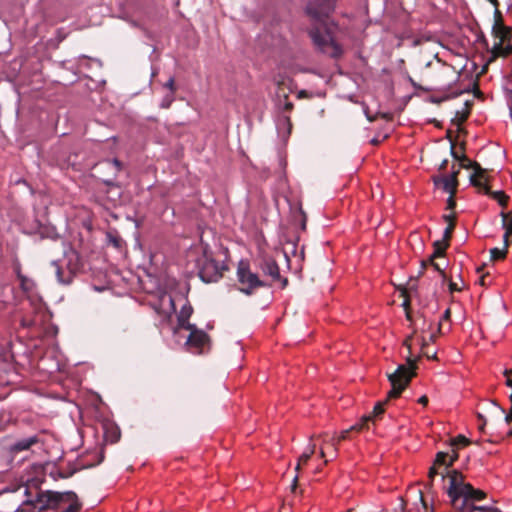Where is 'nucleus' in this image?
Returning <instances> with one entry per match:
<instances>
[{"instance_id": "obj_1", "label": "nucleus", "mask_w": 512, "mask_h": 512, "mask_svg": "<svg viewBox=\"0 0 512 512\" xmlns=\"http://www.w3.org/2000/svg\"><path fill=\"white\" fill-rule=\"evenodd\" d=\"M470 491H472V486L464 482L462 473L456 470L449 473V486L446 492L453 509H461L466 505L467 495Z\"/></svg>"}, {"instance_id": "obj_2", "label": "nucleus", "mask_w": 512, "mask_h": 512, "mask_svg": "<svg viewBox=\"0 0 512 512\" xmlns=\"http://www.w3.org/2000/svg\"><path fill=\"white\" fill-rule=\"evenodd\" d=\"M309 36L311 37L315 47L322 53L337 58L342 54L341 46L334 40L328 29L320 24L309 30Z\"/></svg>"}, {"instance_id": "obj_3", "label": "nucleus", "mask_w": 512, "mask_h": 512, "mask_svg": "<svg viewBox=\"0 0 512 512\" xmlns=\"http://www.w3.org/2000/svg\"><path fill=\"white\" fill-rule=\"evenodd\" d=\"M197 268L200 279L205 283L217 282L222 278V273L226 269L225 265L216 261L212 253L206 249L197 259Z\"/></svg>"}, {"instance_id": "obj_4", "label": "nucleus", "mask_w": 512, "mask_h": 512, "mask_svg": "<svg viewBox=\"0 0 512 512\" xmlns=\"http://www.w3.org/2000/svg\"><path fill=\"white\" fill-rule=\"evenodd\" d=\"M407 362L409 366L399 365L393 373L388 375L392 386L388 393L389 397H398L414 376L415 360L408 357Z\"/></svg>"}, {"instance_id": "obj_5", "label": "nucleus", "mask_w": 512, "mask_h": 512, "mask_svg": "<svg viewBox=\"0 0 512 512\" xmlns=\"http://www.w3.org/2000/svg\"><path fill=\"white\" fill-rule=\"evenodd\" d=\"M237 278L241 285L239 290L246 295H251L255 289L266 286V283L256 273L252 272L249 265L243 261L238 265Z\"/></svg>"}, {"instance_id": "obj_6", "label": "nucleus", "mask_w": 512, "mask_h": 512, "mask_svg": "<svg viewBox=\"0 0 512 512\" xmlns=\"http://www.w3.org/2000/svg\"><path fill=\"white\" fill-rule=\"evenodd\" d=\"M44 445V441L40 434H32L25 437L17 438L13 443L8 446V451L11 456L25 451H33L34 447L41 448Z\"/></svg>"}, {"instance_id": "obj_7", "label": "nucleus", "mask_w": 512, "mask_h": 512, "mask_svg": "<svg viewBox=\"0 0 512 512\" xmlns=\"http://www.w3.org/2000/svg\"><path fill=\"white\" fill-rule=\"evenodd\" d=\"M69 262L67 264V270H64L58 261H53L52 265L55 267V274L57 280L61 284H70L72 282L75 271L77 270L78 254L75 251H70L68 254Z\"/></svg>"}, {"instance_id": "obj_8", "label": "nucleus", "mask_w": 512, "mask_h": 512, "mask_svg": "<svg viewBox=\"0 0 512 512\" xmlns=\"http://www.w3.org/2000/svg\"><path fill=\"white\" fill-rule=\"evenodd\" d=\"M258 268L262 271L264 275L269 276L273 281L282 282L283 286H286L288 280L286 278H282L280 275V268L277 262L268 256H263L258 261Z\"/></svg>"}, {"instance_id": "obj_9", "label": "nucleus", "mask_w": 512, "mask_h": 512, "mask_svg": "<svg viewBox=\"0 0 512 512\" xmlns=\"http://www.w3.org/2000/svg\"><path fill=\"white\" fill-rule=\"evenodd\" d=\"M336 0H315L310 2L307 7V13L313 18H321L328 16L335 10Z\"/></svg>"}, {"instance_id": "obj_10", "label": "nucleus", "mask_w": 512, "mask_h": 512, "mask_svg": "<svg viewBox=\"0 0 512 512\" xmlns=\"http://www.w3.org/2000/svg\"><path fill=\"white\" fill-rule=\"evenodd\" d=\"M185 329L190 331L186 344L190 348H194L195 353H201L208 341V335L204 331L198 330L195 325L190 323H187Z\"/></svg>"}, {"instance_id": "obj_11", "label": "nucleus", "mask_w": 512, "mask_h": 512, "mask_svg": "<svg viewBox=\"0 0 512 512\" xmlns=\"http://www.w3.org/2000/svg\"><path fill=\"white\" fill-rule=\"evenodd\" d=\"M462 167L469 169H474V174L471 176V183L475 186L481 187L483 182H487L486 170L483 169L478 163L472 162L470 159L463 156L462 158Z\"/></svg>"}, {"instance_id": "obj_12", "label": "nucleus", "mask_w": 512, "mask_h": 512, "mask_svg": "<svg viewBox=\"0 0 512 512\" xmlns=\"http://www.w3.org/2000/svg\"><path fill=\"white\" fill-rule=\"evenodd\" d=\"M456 175L457 172H454L450 175L434 177L433 181L436 187L441 188L444 192L453 195L457 186Z\"/></svg>"}, {"instance_id": "obj_13", "label": "nucleus", "mask_w": 512, "mask_h": 512, "mask_svg": "<svg viewBox=\"0 0 512 512\" xmlns=\"http://www.w3.org/2000/svg\"><path fill=\"white\" fill-rule=\"evenodd\" d=\"M276 128H277L278 135L282 139H287L290 136L291 129H292L290 117L287 115L279 116L277 119V122H276Z\"/></svg>"}, {"instance_id": "obj_14", "label": "nucleus", "mask_w": 512, "mask_h": 512, "mask_svg": "<svg viewBox=\"0 0 512 512\" xmlns=\"http://www.w3.org/2000/svg\"><path fill=\"white\" fill-rule=\"evenodd\" d=\"M176 310L174 299L171 295L164 293L160 297V311L164 315L170 316Z\"/></svg>"}, {"instance_id": "obj_15", "label": "nucleus", "mask_w": 512, "mask_h": 512, "mask_svg": "<svg viewBox=\"0 0 512 512\" xmlns=\"http://www.w3.org/2000/svg\"><path fill=\"white\" fill-rule=\"evenodd\" d=\"M458 455L456 452H453V455H449L445 452H438L434 461V464L439 468L444 466V470H446L449 466L453 465L454 461L457 459Z\"/></svg>"}, {"instance_id": "obj_16", "label": "nucleus", "mask_w": 512, "mask_h": 512, "mask_svg": "<svg viewBox=\"0 0 512 512\" xmlns=\"http://www.w3.org/2000/svg\"><path fill=\"white\" fill-rule=\"evenodd\" d=\"M501 34H503V33L501 32ZM503 38H504V35H501L500 40L493 45V47L490 51V53H491L490 61L495 60L497 57L507 56L508 54H510L511 47H503Z\"/></svg>"}, {"instance_id": "obj_17", "label": "nucleus", "mask_w": 512, "mask_h": 512, "mask_svg": "<svg viewBox=\"0 0 512 512\" xmlns=\"http://www.w3.org/2000/svg\"><path fill=\"white\" fill-rule=\"evenodd\" d=\"M448 247V243L440 240L434 242V252L431 254L427 262H422V266L425 267L427 263H433L437 258H443L444 251Z\"/></svg>"}, {"instance_id": "obj_18", "label": "nucleus", "mask_w": 512, "mask_h": 512, "mask_svg": "<svg viewBox=\"0 0 512 512\" xmlns=\"http://www.w3.org/2000/svg\"><path fill=\"white\" fill-rule=\"evenodd\" d=\"M16 272H17V277L20 281L21 289L25 292H32L35 288L34 281L32 279L24 276L23 274H21L19 266L16 268Z\"/></svg>"}, {"instance_id": "obj_19", "label": "nucleus", "mask_w": 512, "mask_h": 512, "mask_svg": "<svg viewBox=\"0 0 512 512\" xmlns=\"http://www.w3.org/2000/svg\"><path fill=\"white\" fill-rule=\"evenodd\" d=\"M193 312V308L191 305H184L179 314H178V324L181 328L185 329V326L187 325L188 319L190 318L191 314Z\"/></svg>"}, {"instance_id": "obj_20", "label": "nucleus", "mask_w": 512, "mask_h": 512, "mask_svg": "<svg viewBox=\"0 0 512 512\" xmlns=\"http://www.w3.org/2000/svg\"><path fill=\"white\" fill-rule=\"evenodd\" d=\"M485 183L486 182H483V185L481 186L484 188L485 193L491 195L502 207H505L508 199L505 193L503 191L491 192L489 187L486 186Z\"/></svg>"}, {"instance_id": "obj_21", "label": "nucleus", "mask_w": 512, "mask_h": 512, "mask_svg": "<svg viewBox=\"0 0 512 512\" xmlns=\"http://www.w3.org/2000/svg\"><path fill=\"white\" fill-rule=\"evenodd\" d=\"M315 444L310 443L306 450L303 452V454L299 457V460L296 464L295 470L299 471L301 464H305L308 462V460L311 458V456L315 453Z\"/></svg>"}, {"instance_id": "obj_22", "label": "nucleus", "mask_w": 512, "mask_h": 512, "mask_svg": "<svg viewBox=\"0 0 512 512\" xmlns=\"http://www.w3.org/2000/svg\"><path fill=\"white\" fill-rule=\"evenodd\" d=\"M458 512H495V510L488 506H478L475 504H467L461 509H455Z\"/></svg>"}, {"instance_id": "obj_23", "label": "nucleus", "mask_w": 512, "mask_h": 512, "mask_svg": "<svg viewBox=\"0 0 512 512\" xmlns=\"http://www.w3.org/2000/svg\"><path fill=\"white\" fill-rule=\"evenodd\" d=\"M502 227L505 229L504 238H508L512 234V218H509L508 214L501 212Z\"/></svg>"}, {"instance_id": "obj_24", "label": "nucleus", "mask_w": 512, "mask_h": 512, "mask_svg": "<svg viewBox=\"0 0 512 512\" xmlns=\"http://www.w3.org/2000/svg\"><path fill=\"white\" fill-rule=\"evenodd\" d=\"M467 495V504H474L475 501H479L485 498L486 494L481 491L474 489L472 487V491H470Z\"/></svg>"}, {"instance_id": "obj_25", "label": "nucleus", "mask_w": 512, "mask_h": 512, "mask_svg": "<svg viewBox=\"0 0 512 512\" xmlns=\"http://www.w3.org/2000/svg\"><path fill=\"white\" fill-rule=\"evenodd\" d=\"M372 420L371 415H366L361 418V420L350 427L351 431H362L365 428H368V423Z\"/></svg>"}, {"instance_id": "obj_26", "label": "nucleus", "mask_w": 512, "mask_h": 512, "mask_svg": "<svg viewBox=\"0 0 512 512\" xmlns=\"http://www.w3.org/2000/svg\"><path fill=\"white\" fill-rule=\"evenodd\" d=\"M175 100V95L174 93H167L161 100L160 102V107L163 108V109H167L171 106V104L174 102Z\"/></svg>"}, {"instance_id": "obj_27", "label": "nucleus", "mask_w": 512, "mask_h": 512, "mask_svg": "<svg viewBox=\"0 0 512 512\" xmlns=\"http://www.w3.org/2000/svg\"><path fill=\"white\" fill-rule=\"evenodd\" d=\"M507 250L505 248H492L490 250L491 258L493 260L503 259L506 255Z\"/></svg>"}, {"instance_id": "obj_28", "label": "nucleus", "mask_w": 512, "mask_h": 512, "mask_svg": "<svg viewBox=\"0 0 512 512\" xmlns=\"http://www.w3.org/2000/svg\"><path fill=\"white\" fill-rule=\"evenodd\" d=\"M350 431H351V430H350V428H349V429H347V430H343V431L340 433V435L338 436V438H332V439H331V441H330V442H331V445H332V446H334V450H335V452L337 451V447H336V446H337L338 442H339V441H341V440H345V439H347L348 434H349V432H350Z\"/></svg>"}, {"instance_id": "obj_29", "label": "nucleus", "mask_w": 512, "mask_h": 512, "mask_svg": "<svg viewBox=\"0 0 512 512\" xmlns=\"http://www.w3.org/2000/svg\"><path fill=\"white\" fill-rule=\"evenodd\" d=\"M438 474H440V475L442 476V479H444V474H443V472H440V471H439V467H438L437 465L433 464V465L430 467V469H429V473H428V477H429V479H430V480H433V479H434V477H435L436 475H438Z\"/></svg>"}, {"instance_id": "obj_30", "label": "nucleus", "mask_w": 512, "mask_h": 512, "mask_svg": "<svg viewBox=\"0 0 512 512\" xmlns=\"http://www.w3.org/2000/svg\"><path fill=\"white\" fill-rule=\"evenodd\" d=\"M453 228H454V223H450L446 227V229L443 232V240H441L442 242L448 243V240L451 237V233H452Z\"/></svg>"}, {"instance_id": "obj_31", "label": "nucleus", "mask_w": 512, "mask_h": 512, "mask_svg": "<svg viewBox=\"0 0 512 512\" xmlns=\"http://www.w3.org/2000/svg\"><path fill=\"white\" fill-rule=\"evenodd\" d=\"M434 269L440 273H443L444 269L446 268L447 266V261L445 259H443L441 262H434L433 263H430Z\"/></svg>"}, {"instance_id": "obj_32", "label": "nucleus", "mask_w": 512, "mask_h": 512, "mask_svg": "<svg viewBox=\"0 0 512 512\" xmlns=\"http://www.w3.org/2000/svg\"><path fill=\"white\" fill-rule=\"evenodd\" d=\"M279 106L283 111H291L293 109V103L288 100L287 96L284 97V102H279Z\"/></svg>"}, {"instance_id": "obj_33", "label": "nucleus", "mask_w": 512, "mask_h": 512, "mask_svg": "<svg viewBox=\"0 0 512 512\" xmlns=\"http://www.w3.org/2000/svg\"><path fill=\"white\" fill-rule=\"evenodd\" d=\"M164 88L168 89L169 90V93H174L175 94V91H176V87H175V80H174V77H170L167 82L164 84Z\"/></svg>"}, {"instance_id": "obj_34", "label": "nucleus", "mask_w": 512, "mask_h": 512, "mask_svg": "<svg viewBox=\"0 0 512 512\" xmlns=\"http://www.w3.org/2000/svg\"><path fill=\"white\" fill-rule=\"evenodd\" d=\"M383 412H384L383 404L382 403H377L375 405V407H374L373 415H371V416L373 418V417H376L378 415H381Z\"/></svg>"}, {"instance_id": "obj_35", "label": "nucleus", "mask_w": 512, "mask_h": 512, "mask_svg": "<svg viewBox=\"0 0 512 512\" xmlns=\"http://www.w3.org/2000/svg\"><path fill=\"white\" fill-rule=\"evenodd\" d=\"M505 375L507 377V379H506L507 386L512 388V369L506 370Z\"/></svg>"}, {"instance_id": "obj_36", "label": "nucleus", "mask_w": 512, "mask_h": 512, "mask_svg": "<svg viewBox=\"0 0 512 512\" xmlns=\"http://www.w3.org/2000/svg\"><path fill=\"white\" fill-rule=\"evenodd\" d=\"M455 442L456 443H459V444H462V445H467L469 443L468 439L465 437V436H462V435H459L456 439H455Z\"/></svg>"}, {"instance_id": "obj_37", "label": "nucleus", "mask_w": 512, "mask_h": 512, "mask_svg": "<svg viewBox=\"0 0 512 512\" xmlns=\"http://www.w3.org/2000/svg\"><path fill=\"white\" fill-rule=\"evenodd\" d=\"M111 163L115 166L117 171L121 170V162L118 159L114 158L113 160H111Z\"/></svg>"}, {"instance_id": "obj_38", "label": "nucleus", "mask_w": 512, "mask_h": 512, "mask_svg": "<svg viewBox=\"0 0 512 512\" xmlns=\"http://www.w3.org/2000/svg\"><path fill=\"white\" fill-rule=\"evenodd\" d=\"M455 205V202L453 200V195L450 194V197L447 200V206L449 209H452Z\"/></svg>"}, {"instance_id": "obj_39", "label": "nucleus", "mask_w": 512, "mask_h": 512, "mask_svg": "<svg viewBox=\"0 0 512 512\" xmlns=\"http://www.w3.org/2000/svg\"><path fill=\"white\" fill-rule=\"evenodd\" d=\"M450 315H451V313H450V309H446V310L444 311V313H443V316H442L441 320H442V321H444V320H449V319H450Z\"/></svg>"}, {"instance_id": "obj_40", "label": "nucleus", "mask_w": 512, "mask_h": 512, "mask_svg": "<svg viewBox=\"0 0 512 512\" xmlns=\"http://www.w3.org/2000/svg\"><path fill=\"white\" fill-rule=\"evenodd\" d=\"M478 418L482 421V423L479 426V429L482 431L484 429L485 424H486V420H485V418L483 417L482 414H478Z\"/></svg>"}, {"instance_id": "obj_41", "label": "nucleus", "mask_w": 512, "mask_h": 512, "mask_svg": "<svg viewBox=\"0 0 512 512\" xmlns=\"http://www.w3.org/2000/svg\"><path fill=\"white\" fill-rule=\"evenodd\" d=\"M418 402H419L420 404H422V405H427V403H428V398H427V396H425V395L421 396V397L418 399Z\"/></svg>"}, {"instance_id": "obj_42", "label": "nucleus", "mask_w": 512, "mask_h": 512, "mask_svg": "<svg viewBox=\"0 0 512 512\" xmlns=\"http://www.w3.org/2000/svg\"><path fill=\"white\" fill-rule=\"evenodd\" d=\"M444 220L447 221L449 224L450 223H454L453 222V219H454V216L453 215H444L443 216Z\"/></svg>"}, {"instance_id": "obj_43", "label": "nucleus", "mask_w": 512, "mask_h": 512, "mask_svg": "<svg viewBox=\"0 0 512 512\" xmlns=\"http://www.w3.org/2000/svg\"><path fill=\"white\" fill-rule=\"evenodd\" d=\"M496 9V12H498V6H499V2L498 0H488Z\"/></svg>"}, {"instance_id": "obj_44", "label": "nucleus", "mask_w": 512, "mask_h": 512, "mask_svg": "<svg viewBox=\"0 0 512 512\" xmlns=\"http://www.w3.org/2000/svg\"><path fill=\"white\" fill-rule=\"evenodd\" d=\"M411 338H412V336H409V337L405 340V342H404V345L408 348V350H410V349H411V345H410V342H409V341L411 340Z\"/></svg>"}, {"instance_id": "obj_45", "label": "nucleus", "mask_w": 512, "mask_h": 512, "mask_svg": "<svg viewBox=\"0 0 512 512\" xmlns=\"http://www.w3.org/2000/svg\"><path fill=\"white\" fill-rule=\"evenodd\" d=\"M297 480H298V476L296 475L294 478H293V481H292V490H295L296 488V485H297Z\"/></svg>"}, {"instance_id": "obj_46", "label": "nucleus", "mask_w": 512, "mask_h": 512, "mask_svg": "<svg viewBox=\"0 0 512 512\" xmlns=\"http://www.w3.org/2000/svg\"><path fill=\"white\" fill-rule=\"evenodd\" d=\"M503 241H504V247L506 250H507V247H508V238H504L503 237Z\"/></svg>"}, {"instance_id": "obj_47", "label": "nucleus", "mask_w": 512, "mask_h": 512, "mask_svg": "<svg viewBox=\"0 0 512 512\" xmlns=\"http://www.w3.org/2000/svg\"><path fill=\"white\" fill-rule=\"evenodd\" d=\"M447 162H448L447 160H444V161L441 163V165H440V169H444V168H445V166H446V164H447Z\"/></svg>"}, {"instance_id": "obj_48", "label": "nucleus", "mask_w": 512, "mask_h": 512, "mask_svg": "<svg viewBox=\"0 0 512 512\" xmlns=\"http://www.w3.org/2000/svg\"><path fill=\"white\" fill-rule=\"evenodd\" d=\"M450 290L451 291L457 290L456 285L454 283L450 284Z\"/></svg>"}, {"instance_id": "obj_49", "label": "nucleus", "mask_w": 512, "mask_h": 512, "mask_svg": "<svg viewBox=\"0 0 512 512\" xmlns=\"http://www.w3.org/2000/svg\"><path fill=\"white\" fill-rule=\"evenodd\" d=\"M408 304H409V301H408L407 299H406V300H404V302H403V306H404V307H407V306H408Z\"/></svg>"}, {"instance_id": "obj_50", "label": "nucleus", "mask_w": 512, "mask_h": 512, "mask_svg": "<svg viewBox=\"0 0 512 512\" xmlns=\"http://www.w3.org/2000/svg\"><path fill=\"white\" fill-rule=\"evenodd\" d=\"M320 456H321V457H325V452H324V450H323V449H321V450H320Z\"/></svg>"}, {"instance_id": "obj_51", "label": "nucleus", "mask_w": 512, "mask_h": 512, "mask_svg": "<svg viewBox=\"0 0 512 512\" xmlns=\"http://www.w3.org/2000/svg\"><path fill=\"white\" fill-rule=\"evenodd\" d=\"M452 155L454 158H458V156L454 153V151L452 150Z\"/></svg>"}]
</instances>
